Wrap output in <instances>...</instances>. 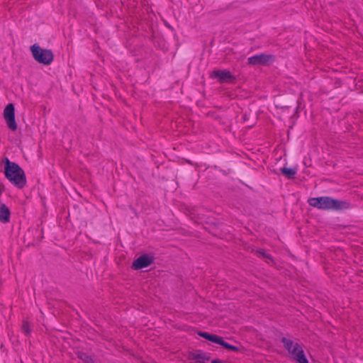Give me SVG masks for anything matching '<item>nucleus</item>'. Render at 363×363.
Returning <instances> with one entry per match:
<instances>
[{
  "mask_svg": "<svg viewBox=\"0 0 363 363\" xmlns=\"http://www.w3.org/2000/svg\"><path fill=\"white\" fill-rule=\"evenodd\" d=\"M273 56L271 55L259 54L252 56L248 58V62L250 65H267L273 61Z\"/></svg>",
  "mask_w": 363,
  "mask_h": 363,
  "instance_id": "0eeeda50",
  "label": "nucleus"
},
{
  "mask_svg": "<svg viewBox=\"0 0 363 363\" xmlns=\"http://www.w3.org/2000/svg\"><path fill=\"white\" fill-rule=\"evenodd\" d=\"M210 77L213 79L216 78L221 83L229 82L234 79L233 76L231 73L225 69L223 70H213Z\"/></svg>",
  "mask_w": 363,
  "mask_h": 363,
  "instance_id": "6e6552de",
  "label": "nucleus"
},
{
  "mask_svg": "<svg viewBox=\"0 0 363 363\" xmlns=\"http://www.w3.org/2000/svg\"><path fill=\"white\" fill-rule=\"evenodd\" d=\"M198 335L200 337H202L211 342H215L216 344H218V345L223 346L224 348H225L228 350L233 351V352H237V351L240 350L239 347L232 345H230L229 343L225 342L224 340L223 339V337L218 336L216 335L210 334V333H206V332H199Z\"/></svg>",
  "mask_w": 363,
  "mask_h": 363,
  "instance_id": "39448f33",
  "label": "nucleus"
},
{
  "mask_svg": "<svg viewBox=\"0 0 363 363\" xmlns=\"http://www.w3.org/2000/svg\"><path fill=\"white\" fill-rule=\"evenodd\" d=\"M282 342L285 349L297 362L308 363L302 347L298 342H294L286 337L282 338Z\"/></svg>",
  "mask_w": 363,
  "mask_h": 363,
  "instance_id": "7ed1b4c3",
  "label": "nucleus"
},
{
  "mask_svg": "<svg viewBox=\"0 0 363 363\" xmlns=\"http://www.w3.org/2000/svg\"><path fill=\"white\" fill-rule=\"evenodd\" d=\"M32 56L35 61L44 65H50L54 60V55L50 50L42 48L38 43L30 46Z\"/></svg>",
  "mask_w": 363,
  "mask_h": 363,
  "instance_id": "20e7f679",
  "label": "nucleus"
},
{
  "mask_svg": "<svg viewBox=\"0 0 363 363\" xmlns=\"http://www.w3.org/2000/svg\"><path fill=\"white\" fill-rule=\"evenodd\" d=\"M22 330L26 335H29L31 332V328L29 323L27 320H23L22 325Z\"/></svg>",
  "mask_w": 363,
  "mask_h": 363,
  "instance_id": "f8f14e48",
  "label": "nucleus"
},
{
  "mask_svg": "<svg viewBox=\"0 0 363 363\" xmlns=\"http://www.w3.org/2000/svg\"><path fill=\"white\" fill-rule=\"evenodd\" d=\"M152 262V260L149 256L141 255L133 262V267L135 269H140L150 265Z\"/></svg>",
  "mask_w": 363,
  "mask_h": 363,
  "instance_id": "1a4fd4ad",
  "label": "nucleus"
},
{
  "mask_svg": "<svg viewBox=\"0 0 363 363\" xmlns=\"http://www.w3.org/2000/svg\"><path fill=\"white\" fill-rule=\"evenodd\" d=\"M310 206L321 210L339 211L347 209L350 203L346 201L335 199L329 196L315 197L308 199Z\"/></svg>",
  "mask_w": 363,
  "mask_h": 363,
  "instance_id": "f257e3e1",
  "label": "nucleus"
},
{
  "mask_svg": "<svg viewBox=\"0 0 363 363\" xmlns=\"http://www.w3.org/2000/svg\"><path fill=\"white\" fill-rule=\"evenodd\" d=\"M281 173L285 175L288 179L293 178L295 174H296V168H286L283 167L281 169Z\"/></svg>",
  "mask_w": 363,
  "mask_h": 363,
  "instance_id": "9b49d317",
  "label": "nucleus"
},
{
  "mask_svg": "<svg viewBox=\"0 0 363 363\" xmlns=\"http://www.w3.org/2000/svg\"><path fill=\"white\" fill-rule=\"evenodd\" d=\"M10 211L5 204L0 205V222L8 223L10 221Z\"/></svg>",
  "mask_w": 363,
  "mask_h": 363,
  "instance_id": "9d476101",
  "label": "nucleus"
},
{
  "mask_svg": "<svg viewBox=\"0 0 363 363\" xmlns=\"http://www.w3.org/2000/svg\"><path fill=\"white\" fill-rule=\"evenodd\" d=\"M4 174L9 182L18 187L22 189L26 184V175L23 170L15 162L5 158Z\"/></svg>",
  "mask_w": 363,
  "mask_h": 363,
  "instance_id": "f03ea898",
  "label": "nucleus"
},
{
  "mask_svg": "<svg viewBox=\"0 0 363 363\" xmlns=\"http://www.w3.org/2000/svg\"><path fill=\"white\" fill-rule=\"evenodd\" d=\"M3 115L9 128L13 131L16 130L17 124L15 120V108L13 104L6 105Z\"/></svg>",
  "mask_w": 363,
  "mask_h": 363,
  "instance_id": "423d86ee",
  "label": "nucleus"
}]
</instances>
